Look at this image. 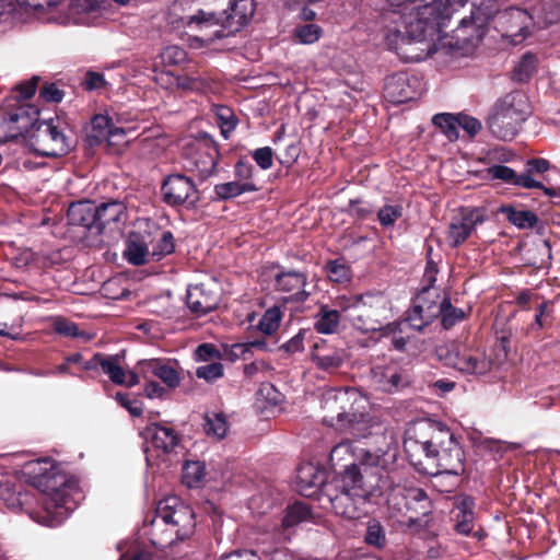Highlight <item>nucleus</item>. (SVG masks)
Listing matches in <instances>:
<instances>
[{"label": "nucleus", "instance_id": "obj_23", "mask_svg": "<svg viewBox=\"0 0 560 560\" xmlns=\"http://www.w3.org/2000/svg\"><path fill=\"white\" fill-rule=\"evenodd\" d=\"M139 366L144 378H149L151 376L158 377L171 388L177 387L180 383V375L177 369L166 360H143L139 362Z\"/></svg>", "mask_w": 560, "mask_h": 560}, {"label": "nucleus", "instance_id": "obj_41", "mask_svg": "<svg viewBox=\"0 0 560 560\" xmlns=\"http://www.w3.org/2000/svg\"><path fill=\"white\" fill-rule=\"evenodd\" d=\"M257 187L253 182L240 183L237 180L221 183L214 186V192L221 200L235 198L244 192L256 191Z\"/></svg>", "mask_w": 560, "mask_h": 560}, {"label": "nucleus", "instance_id": "obj_17", "mask_svg": "<svg viewBox=\"0 0 560 560\" xmlns=\"http://www.w3.org/2000/svg\"><path fill=\"white\" fill-rule=\"evenodd\" d=\"M180 22L189 32L201 33V35H195L189 38V45L192 48H201L207 47L208 45H202L200 42H196L194 39L212 35L217 30L221 28L223 19L221 13L218 14L213 11L199 9L194 14L183 16Z\"/></svg>", "mask_w": 560, "mask_h": 560}, {"label": "nucleus", "instance_id": "obj_24", "mask_svg": "<svg viewBox=\"0 0 560 560\" xmlns=\"http://www.w3.org/2000/svg\"><path fill=\"white\" fill-rule=\"evenodd\" d=\"M385 95L389 102L400 104L409 102L417 96L410 78L405 72H397L386 79Z\"/></svg>", "mask_w": 560, "mask_h": 560}, {"label": "nucleus", "instance_id": "obj_22", "mask_svg": "<svg viewBox=\"0 0 560 560\" xmlns=\"http://www.w3.org/2000/svg\"><path fill=\"white\" fill-rule=\"evenodd\" d=\"M326 471L314 463H303L296 470V486L301 494L312 497L325 486Z\"/></svg>", "mask_w": 560, "mask_h": 560}, {"label": "nucleus", "instance_id": "obj_25", "mask_svg": "<svg viewBox=\"0 0 560 560\" xmlns=\"http://www.w3.org/2000/svg\"><path fill=\"white\" fill-rule=\"evenodd\" d=\"M152 240L149 234L130 233L126 241L124 257L133 266H142L151 260L150 244Z\"/></svg>", "mask_w": 560, "mask_h": 560}, {"label": "nucleus", "instance_id": "obj_10", "mask_svg": "<svg viewBox=\"0 0 560 560\" xmlns=\"http://www.w3.org/2000/svg\"><path fill=\"white\" fill-rule=\"evenodd\" d=\"M388 506L393 511L406 516L409 525L418 522L420 516H425L431 512V500L421 488L417 487H399L393 489L388 497Z\"/></svg>", "mask_w": 560, "mask_h": 560}, {"label": "nucleus", "instance_id": "obj_28", "mask_svg": "<svg viewBox=\"0 0 560 560\" xmlns=\"http://www.w3.org/2000/svg\"><path fill=\"white\" fill-rule=\"evenodd\" d=\"M31 498L32 494L12 486L2 474L0 475V500L8 509L15 512L25 510L30 515L31 513H36L37 511L28 509Z\"/></svg>", "mask_w": 560, "mask_h": 560}, {"label": "nucleus", "instance_id": "obj_44", "mask_svg": "<svg viewBox=\"0 0 560 560\" xmlns=\"http://www.w3.org/2000/svg\"><path fill=\"white\" fill-rule=\"evenodd\" d=\"M502 212L508 220L518 229H530L537 223V215L529 210H516L513 207H503Z\"/></svg>", "mask_w": 560, "mask_h": 560}, {"label": "nucleus", "instance_id": "obj_20", "mask_svg": "<svg viewBox=\"0 0 560 560\" xmlns=\"http://www.w3.org/2000/svg\"><path fill=\"white\" fill-rule=\"evenodd\" d=\"M62 0H0V25L21 19L20 10H33L34 12L51 11Z\"/></svg>", "mask_w": 560, "mask_h": 560}, {"label": "nucleus", "instance_id": "obj_62", "mask_svg": "<svg viewBox=\"0 0 560 560\" xmlns=\"http://www.w3.org/2000/svg\"><path fill=\"white\" fill-rule=\"evenodd\" d=\"M161 58L165 65H179L186 59V51L175 45L167 46L161 54Z\"/></svg>", "mask_w": 560, "mask_h": 560}, {"label": "nucleus", "instance_id": "obj_45", "mask_svg": "<svg viewBox=\"0 0 560 560\" xmlns=\"http://www.w3.org/2000/svg\"><path fill=\"white\" fill-rule=\"evenodd\" d=\"M54 331L65 337L79 338L89 341L93 338L92 334L82 331L79 326L63 317H56L52 322Z\"/></svg>", "mask_w": 560, "mask_h": 560}, {"label": "nucleus", "instance_id": "obj_39", "mask_svg": "<svg viewBox=\"0 0 560 560\" xmlns=\"http://www.w3.org/2000/svg\"><path fill=\"white\" fill-rule=\"evenodd\" d=\"M114 127L112 119L107 115H95L91 121V131L88 135L90 145H98L105 142L110 130Z\"/></svg>", "mask_w": 560, "mask_h": 560}, {"label": "nucleus", "instance_id": "obj_48", "mask_svg": "<svg viewBox=\"0 0 560 560\" xmlns=\"http://www.w3.org/2000/svg\"><path fill=\"white\" fill-rule=\"evenodd\" d=\"M432 121L451 141L458 138V115L436 114L433 116Z\"/></svg>", "mask_w": 560, "mask_h": 560}, {"label": "nucleus", "instance_id": "obj_19", "mask_svg": "<svg viewBox=\"0 0 560 560\" xmlns=\"http://www.w3.org/2000/svg\"><path fill=\"white\" fill-rule=\"evenodd\" d=\"M483 221V217L477 209H467L455 215L450 222L446 240L452 247L463 244Z\"/></svg>", "mask_w": 560, "mask_h": 560}, {"label": "nucleus", "instance_id": "obj_21", "mask_svg": "<svg viewBox=\"0 0 560 560\" xmlns=\"http://www.w3.org/2000/svg\"><path fill=\"white\" fill-rule=\"evenodd\" d=\"M312 360L316 366L324 371H335L341 366L345 360V352L337 347L329 345L326 340L318 338L312 345Z\"/></svg>", "mask_w": 560, "mask_h": 560}, {"label": "nucleus", "instance_id": "obj_16", "mask_svg": "<svg viewBox=\"0 0 560 560\" xmlns=\"http://www.w3.org/2000/svg\"><path fill=\"white\" fill-rule=\"evenodd\" d=\"M101 368L103 373L116 385H125L133 387L139 384V376L131 372L125 371L119 363V355H105L95 353L86 363L83 364L84 371H94Z\"/></svg>", "mask_w": 560, "mask_h": 560}, {"label": "nucleus", "instance_id": "obj_4", "mask_svg": "<svg viewBox=\"0 0 560 560\" xmlns=\"http://www.w3.org/2000/svg\"><path fill=\"white\" fill-rule=\"evenodd\" d=\"M195 527V513L191 508L177 497H168L158 503L147 534L152 545L164 549L189 538Z\"/></svg>", "mask_w": 560, "mask_h": 560}, {"label": "nucleus", "instance_id": "obj_35", "mask_svg": "<svg viewBox=\"0 0 560 560\" xmlns=\"http://www.w3.org/2000/svg\"><path fill=\"white\" fill-rule=\"evenodd\" d=\"M97 221L96 228L104 229L112 223H119L126 220V206L118 200H112L96 206Z\"/></svg>", "mask_w": 560, "mask_h": 560}, {"label": "nucleus", "instance_id": "obj_29", "mask_svg": "<svg viewBox=\"0 0 560 560\" xmlns=\"http://www.w3.org/2000/svg\"><path fill=\"white\" fill-rule=\"evenodd\" d=\"M161 79H167L170 83L175 84L176 89L190 92H203L209 88V80L199 71H184L180 74L172 72H161Z\"/></svg>", "mask_w": 560, "mask_h": 560}, {"label": "nucleus", "instance_id": "obj_15", "mask_svg": "<svg viewBox=\"0 0 560 560\" xmlns=\"http://www.w3.org/2000/svg\"><path fill=\"white\" fill-rule=\"evenodd\" d=\"M220 284L211 279L207 282L190 285L187 290L186 303L196 316H202L214 311L220 303Z\"/></svg>", "mask_w": 560, "mask_h": 560}, {"label": "nucleus", "instance_id": "obj_6", "mask_svg": "<svg viewBox=\"0 0 560 560\" xmlns=\"http://www.w3.org/2000/svg\"><path fill=\"white\" fill-rule=\"evenodd\" d=\"M336 305L349 314L352 326L363 332L382 330L384 320L390 317L389 300L382 293L339 296Z\"/></svg>", "mask_w": 560, "mask_h": 560}, {"label": "nucleus", "instance_id": "obj_3", "mask_svg": "<svg viewBox=\"0 0 560 560\" xmlns=\"http://www.w3.org/2000/svg\"><path fill=\"white\" fill-rule=\"evenodd\" d=\"M366 399L355 388H330L323 394L325 423L353 438H366L372 428Z\"/></svg>", "mask_w": 560, "mask_h": 560}, {"label": "nucleus", "instance_id": "obj_58", "mask_svg": "<svg viewBox=\"0 0 560 560\" xmlns=\"http://www.w3.org/2000/svg\"><path fill=\"white\" fill-rule=\"evenodd\" d=\"M536 57L532 54H525L515 68V77L518 81H526L536 69Z\"/></svg>", "mask_w": 560, "mask_h": 560}, {"label": "nucleus", "instance_id": "obj_18", "mask_svg": "<svg viewBox=\"0 0 560 560\" xmlns=\"http://www.w3.org/2000/svg\"><path fill=\"white\" fill-rule=\"evenodd\" d=\"M162 194L164 201L171 206L195 203L198 200L194 183L180 174L170 175L164 179Z\"/></svg>", "mask_w": 560, "mask_h": 560}, {"label": "nucleus", "instance_id": "obj_30", "mask_svg": "<svg viewBox=\"0 0 560 560\" xmlns=\"http://www.w3.org/2000/svg\"><path fill=\"white\" fill-rule=\"evenodd\" d=\"M336 489L357 497H368L369 490L364 488L362 474L359 467L351 463L336 480Z\"/></svg>", "mask_w": 560, "mask_h": 560}, {"label": "nucleus", "instance_id": "obj_38", "mask_svg": "<svg viewBox=\"0 0 560 560\" xmlns=\"http://www.w3.org/2000/svg\"><path fill=\"white\" fill-rule=\"evenodd\" d=\"M203 429L208 436L222 440L226 436L230 424L224 413L212 411L205 415Z\"/></svg>", "mask_w": 560, "mask_h": 560}, {"label": "nucleus", "instance_id": "obj_8", "mask_svg": "<svg viewBox=\"0 0 560 560\" xmlns=\"http://www.w3.org/2000/svg\"><path fill=\"white\" fill-rule=\"evenodd\" d=\"M436 355L446 366L463 375L481 376L492 369V360L479 348L450 343L439 347Z\"/></svg>", "mask_w": 560, "mask_h": 560}, {"label": "nucleus", "instance_id": "obj_40", "mask_svg": "<svg viewBox=\"0 0 560 560\" xmlns=\"http://www.w3.org/2000/svg\"><path fill=\"white\" fill-rule=\"evenodd\" d=\"M282 312L279 306H272L265 311L256 325H252L255 330L265 336H272L280 327Z\"/></svg>", "mask_w": 560, "mask_h": 560}, {"label": "nucleus", "instance_id": "obj_1", "mask_svg": "<svg viewBox=\"0 0 560 560\" xmlns=\"http://www.w3.org/2000/svg\"><path fill=\"white\" fill-rule=\"evenodd\" d=\"M381 16L383 44L407 62H418L445 46L444 30L468 0H386Z\"/></svg>", "mask_w": 560, "mask_h": 560}, {"label": "nucleus", "instance_id": "obj_56", "mask_svg": "<svg viewBox=\"0 0 560 560\" xmlns=\"http://www.w3.org/2000/svg\"><path fill=\"white\" fill-rule=\"evenodd\" d=\"M358 450H353L348 441L340 442L330 452L329 460L331 465H337L343 460L357 459Z\"/></svg>", "mask_w": 560, "mask_h": 560}, {"label": "nucleus", "instance_id": "obj_63", "mask_svg": "<svg viewBox=\"0 0 560 560\" xmlns=\"http://www.w3.org/2000/svg\"><path fill=\"white\" fill-rule=\"evenodd\" d=\"M196 375L208 382H213L223 375V366L221 363H210L197 368Z\"/></svg>", "mask_w": 560, "mask_h": 560}, {"label": "nucleus", "instance_id": "obj_43", "mask_svg": "<svg viewBox=\"0 0 560 560\" xmlns=\"http://www.w3.org/2000/svg\"><path fill=\"white\" fill-rule=\"evenodd\" d=\"M310 508L302 502H295L285 510V514L282 518V526L285 528L293 527L300 523L306 522L311 518Z\"/></svg>", "mask_w": 560, "mask_h": 560}, {"label": "nucleus", "instance_id": "obj_7", "mask_svg": "<svg viewBox=\"0 0 560 560\" xmlns=\"http://www.w3.org/2000/svg\"><path fill=\"white\" fill-rule=\"evenodd\" d=\"M528 115L529 105L526 96L522 93H511L497 104L488 126L498 139L512 140Z\"/></svg>", "mask_w": 560, "mask_h": 560}, {"label": "nucleus", "instance_id": "obj_5", "mask_svg": "<svg viewBox=\"0 0 560 560\" xmlns=\"http://www.w3.org/2000/svg\"><path fill=\"white\" fill-rule=\"evenodd\" d=\"M404 445L408 453L422 452L441 471L458 475L464 470V453L447 428L432 427L430 439L419 441L408 438Z\"/></svg>", "mask_w": 560, "mask_h": 560}, {"label": "nucleus", "instance_id": "obj_12", "mask_svg": "<svg viewBox=\"0 0 560 560\" xmlns=\"http://www.w3.org/2000/svg\"><path fill=\"white\" fill-rule=\"evenodd\" d=\"M254 12V0H231L229 2V8L221 12L223 19L221 28L217 30L212 35L198 37L194 40L200 42L202 45H211L217 39L224 38L230 34L238 32L250 21Z\"/></svg>", "mask_w": 560, "mask_h": 560}, {"label": "nucleus", "instance_id": "obj_55", "mask_svg": "<svg viewBox=\"0 0 560 560\" xmlns=\"http://www.w3.org/2000/svg\"><path fill=\"white\" fill-rule=\"evenodd\" d=\"M326 272L328 278L337 283L345 282L350 279L349 266L340 259L329 261L326 266Z\"/></svg>", "mask_w": 560, "mask_h": 560}, {"label": "nucleus", "instance_id": "obj_52", "mask_svg": "<svg viewBox=\"0 0 560 560\" xmlns=\"http://www.w3.org/2000/svg\"><path fill=\"white\" fill-rule=\"evenodd\" d=\"M364 540L369 546L377 549H383L386 546L385 528L377 521H370L368 523Z\"/></svg>", "mask_w": 560, "mask_h": 560}, {"label": "nucleus", "instance_id": "obj_13", "mask_svg": "<svg viewBox=\"0 0 560 560\" xmlns=\"http://www.w3.org/2000/svg\"><path fill=\"white\" fill-rule=\"evenodd\" d=\"M141 435L145 443L147 462L150 465L154 457L171 454L179 443L177 432L161 423H150Z\"/></svg>", "mask_w": 560, "mask_h": 560}, {"label": "nucleus", "instance_id": "obj_59", "mask_svg": "<svg viewBox=\"0 0 560 560\" xmlns=\"http://www.w3.org/2000/svg\"><path fill=\"white\" fill-rule=\"evenodd\" d=\"M402 215L401 206H393L386 205L380 209L377 213L378 221L382 226L388 228L394 225V223Z\"/></svg>", "mask_w": 560, "mask_h": 560}, {"label": "nucleus", "instance_id": "obj_46", "mask_svg": "<svg viewBox=\"0 0 560 560\" xmlns=\"http://www.w3.org/2000/svg\"><path fill=\"white\" fill-rule=\"evenodd\" d=\"M383 336H387L392 338L393 347L398 351H404L406 345L410 338L408 334V329L398 323L387 324L383 329Z\"/></svg>", "mask_w": 560, "mask_h": 560}, {"label": "nucleus", "instance_id": "obj_2", "mask_svg": "<svg viewBox=\"0 0 560 560\" xmlns=\"http://www.w3.org/2000/svg\"><path fill=\"white\" fill-rule=\"evenodd\" d=\"M21 474L42 493V508L31 513V517L42 525L59 526L83 499L78 481L62 474L48 457L24 463Z\"/></svg>", "mask_w": 560, "mask_h": 560}, {"label": "nucleus", "instance_id": "obj_53", "mask_svg": "<svg viewBox=\"0 0 560 560\" xmlns=\"http://www.w3.org/2000/svg\"><path fill=\"white\" fill-rule=\"evenodd\" d=\"M214 114L217 117V121L221 128V132L226 139L229 137V133L235 129L237 125V119L233 110L228 106H215Z\"/></svg>", "mask_w": 560, "mask_h": 560}, {"label": "nucleus", "instance_id": "obj_33", "mask_svg": "<svg viewBox=\"0 0 560 560\" xmlns=\"http://www.w3.org/2000/svg\"><path fill=\"white\" fill-rule=\"evenodd\" d=\"M306 277L302 272L287 271L276 276L277 289L282 292L291 293L301 301L305 300L307 296V293L304 291Z\"/></svg>", "mask_w": 560, "mask_h": 560}, {"label": "nucleus", "instance_id": "obj_60", "mask_svg": "<svg viewBox=\"0 0 560 560\" xmlns=\"http://www.w3.org/2000/svg\"><path fill=\"white\" fill-rule=\"evenodd\" d=\"M487 175L490 179H498L506 184L514 185L516 173L505 165H492L487 168Z\"/></svg>", "mask_w": 560, "mask_h": 560}, {"label": "nucleus", "instance_id": "obj_37", "mask_svg": "<svg viewBox=\"0 0 560 560\" xmlns=\"http://www.w3.org/2000/svg\"><path fill=\"white\" fill-rule=\"evenodd\" d=\"M396 458V452L394 450H377L375 452L366 451L363 448L358 450L357 459L368 467H378L382 469H388Z\"/></svg>", "mask_w": 560, "mask_h": 560}, {"label": "nucleus", "instance_id": "obj_61", "mask_svg": "<svg viewBox=\"0 0 560 560\" xmlns=\"http://www.w3.org/2000/svg\"><path fill=\"white\" fill-rule=\"evenodd\" d=\"M515 186H520V187H523V188H538V189H542L544 192L547 195V196H556V191L555 189L552 188H547L545 187L538 180H535L532 176H530V173H524V174H520L517 175L516 174V179H515V183H514Z\"/></svg>", "mask_w": 560, "mask_h": 560}, {"label": "nucleus", "instance_id": "obj_47", "mask_svg": "<svg viewBox=\"0 0 560 560\" xmlns=\"http://www.w3.org/2000/svg\"><path fill=\"white\" fill-rule=\"evenodd\" d=\"M435 308L436 314H440L442 317V325L446 329L453 327L465 317L464 311L454 307L448 299H444Z\"/></svg>", "mask_w": 560, "mask_h": 560}, {"label": "nucleus", "instance_id": "obj_36", "mask_svg": "<svg viewBox=\"0 0 560 560\" xmlns=\"http://www.w3.org/2000/svg\"><path fill=\"white\" fill-rule=\"evenodd\" d=\"M340 326V313L327 305H322L314 317V328L319 334H336Z\"/></svg>", "mask_w": 560, "mask_h": 560}, {"label": "nucleus", "instance_id": "obj_31", "mask_svg": "<svg viewBox=\"0 0 560 560\" xmlns=\"http://www.w3.org/2000/svg\"><path fill=\"white\" fill-rule=\"evenodd\" d=\"M9 121L16 130V137L25 136L37 126L38 110L31 105H20L8 114Z\"/></svg>", "mask_w": 560, "mask_h": 560}, {"label": "nucleus", "instance_id": "obj_64", "mask_svg": "<svg viewBox=\"0 0 560 560\" xmlns=\"http://www.w3.org/2000/svg\"><path fill=\"white\" fill-rule=\"evenodd\" d=\"M272 149L264 147L256 149L253 159L261 170H269L272 166Z\"/></svg>", "mask_w": 560, "mask_h": 560}, {"label": "nucleus", "instance_id": "obj_26", "mask_svg": "<svg viewBox=\"0 0 560 560\" xmlns=\"http://www.w3.org/2000/svg\"><path fill=\"white\" fill-rule=\"evenodd\" d=\"M475 501L469 495H460L455 501L454 529L468 536L475 528Z\"/></svg>", "mask_w": 560, "mask_h": 560}, {"label": "nucleus", "instance_id": "obj_14", "mask_svg": "<svg viewBox=\"0 0 560 560\" xmlns=\"http://www.w3.org/2000/svg\"><path fill=\"white\" fill-rule=\"evenodd\" d=\"M370 382L377 390L392 394L407 387L410 376L397 361L390 360L371 368Z\"/></svg>", "mask_w": 560, "mask_h": 560}, {"label": "nucleus", "instance_id": "obj_42", "mask_svg": "<svg viewBox=\"0 0 560 560\" xmlns=\"http://www.w3.org/2000/svg\"><path fill=\"white\" fill-rule=\"evenodd\" d=\"M324 31L322 26L315 23H305L296 25L293 30V38L302 45H312L320 39Z\"/></svg>", "mask_w": 560, "mask_h": 560}, {"label": "nucleus", "instance_id": "obj_9", "mask_svg": "<svg viewBox=\"0 0 560 560\" xmlns=\"http://www.w3.org/2000/svg\"><path fill=\"white\" fill-rule=\"evenodd\" d=\"M218 159V145L215 141L207 135L189 140L184 148V168L197 175L201 180L213 174Z\"/></svg>", "mask_w": 560, "mask_h": 560}, {"label": "nucleus", "instance_id": "obj_27", "mask_svg": "<svg viewBox=\"0 0 560 560\" xmlns=\"http://www.w3.org/2000/svg\"><path fill=\"white\" fill-rule=\"evenodd\" d=\"M328 501L334 511L347 518L359 517V505L365 501V497H357L347 492H337L332 494L329 487L324 488Z\"/></svg>", "mask_w": 560, "mask_h": 560}, {"label": "nucleus", "instance_id": "obj_32", "mask_svg": "<svg viewBox=\"0 0 560 560\" xmlns=\"http://www.w3.org/2000/svg\"><path fill=\"white\" fill-rule=\"evenodd\" d=\"M68 220L72 225L91 229L96 226L97 209L92 201H79L71 203L68 209Z\"/></svg>", "mask_w": 560, "mask_h": 560}, {"label": "nucleus", "instance_id": "obj_49", "mask_svg": "<svg viewBox=\"0 0 560 560\" xmlns=\"http://www.w3.org/2000/svg\"><path fill=\"white\" fill-rule=\"evenodd\" d=\"M150 245L152 246L150 249L151 260L159 261L174 252V236L170 231L163 232L161 237L155 242L152 241Z\"/></svg>", "mask_w": 560, "mask_h": 560}, {"label": "nucleus", "instance_id": "obj_57", "mask_svg": "<svg viewBox=\"0 0 560 560\" xmlns=\"http://www.w3.org/2000/svg\"><path fill=\"white\" fill-rule=\"evenodd\" d=\"M314 334L310 329H300V331L287 341L282 348L289 353H298L304 350V342H311Z\"/></svg>", "mask_w": 560, "mask_h": 560}, {"label": "nucleus", "instance_id": "obj_50", "mask_svg": "<svg viewBox=\"0 0 560 560\" xmlns=\"http://www.w3.org/2000/svg\"><path fill=\"white\" fill-rule=\"evenodd\" d=\"M205 475V465L200 462H187L183 467V482L188 488H197Z\"/></svg>", "mask_w": 560, "mask_h": 560}, {"label": "nucleus", "instance_id": "obj_34", "mask_svg": "<svg viewBox=\"0 0 560 560\" xmlns=\"http://www.w3.org/2000/svg\"><path fill=\"white\" fill-rule=\"evenodd\" d=\"M422 299V295L418 296L417 302L409 311L407 317L399 322L407 329L420 331L430 323L431 318L436 315L435 311H431V305L425 306L421 303Z\"/></svg>", "mask_w": 560, "mask_h": 560}, {"label": "nucleus", "instance_id": "obj_11", "mask_svg": "<svg viewBox=\"0 0 560 560\" xmlns=\"http://www.w3.org/2000/svg\"><path fill=\"white\" fill-rule=\"evenodd\" d=\"M31 150L42 156L59 158L68 154L71 143L68 137L54 124V120L40 121L30 136Z\"/></svg>", "mask_w": 560, "mask_h": 560}, {"label": "nucleus", "instance_id": "obj_54", "mask_svg": "<svg viewBox=\"0 0 560 560\" xmlns=\"http://www.w3.org/2000/svg\"><path fill=\"white\" fill-rule=\"evenodd\" d=\"M250 357L247 342L225 343L222 345L221 359L235 362L237 360H247Z\"/></svg>", "mask_w": 560, "mask_h": 560}, {"label": "nucleus", "instance_id": "obj_51", "mask_svg": "<svg viewBox=\"0 0 560 560\" xmlns=\"http://www.w3.org/2000/svg\"><path fill=\"white\" fill-rule=\"evenodd\" d=\"M129 132L130 130L114 126L110 130V135H108L104 143H106L112 153L119 154L127 148L129 143Z\"/></svg>", "mask_w": 560, "mask_h": 560}]
</instances>
